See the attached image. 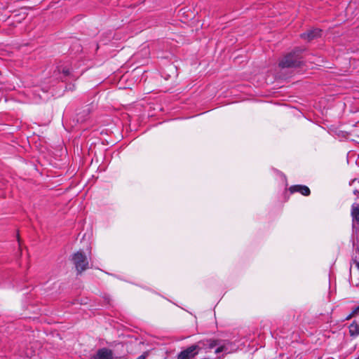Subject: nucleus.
<instances>
[{
    "label": "nucleus",
    "mask_w": 359,
    "mask_h": 359,
    "mask_svg": "<svg viewBox=\"0 0 359 359\" xmlns=\"http://www.w3.org/2000/svg\"><path fill=\"white\" fill-rule=\"evenodd\" d=\"M235 350L234 345L229 341L210 339L200 341L196 344L181 351L177 356V359H191L199 352L214 353L215 355L222 353V355L223 356L233 352Z\"/></svg>",
    "instance_id": "f257e3e1"
},
{
    "label": "nucleus",
    "mask_w": 359,
    "mask_h": 359,
    "mask_svg": "<svg viewBox=\"0 0 359 359\" xmlns=\"http://www.w3.org/2000/svg\"><path fill=\"white\" fill-rule=\"evenodd\" d=\"M302 49L297 48L293 51L287 54L279 62L281 68L297 67L301 65L300 56Z\"/></svg>",
    "instance_id": "f03ea898"
},
{
    "label": "nucleus",
    "mask_w": 359,
    "mask_h": 359,
    "mask_svg": "<svg viewBox=\"0 0 359 359\" xmlns=\"http://www.w3.org/2000/svg\"><path fill=\"white\" fill-rule=\"evenodd\" d=\"M302 49L297 48L293 51L287 54L279 62L281 68L297 67L301 65L300 56Z\"/></svg>",
    "instance_id": "7ed1b4c3"
},
{
    "label": "nucleus",
    "mask_w": 359,
    "mask_h": 359,
    "mask_svg": "<svg viewBox=\"0 0 359 359\" xmlns=\"http://www.w3.org/2000/svg\"><path fill=\"white\" fill-rule=\"evenodd\" d=\"M72 261L79 273H82L88 268V260L86 255L81 251H79L72 255Z\"/></svg>",
    "instance_id": "20e7f679"
},
{
    "label": "nucleus",
    "mask_w": 359,
    "mask_h": 359,
    "mask_svg": "<svg viewBox=\"0 0 359 359\" xmlns=\"http://www.w3.org/2000/svg\"><path fill=\"white\" fill-rule=\"evenodd\" d=\"M93 359H114L111 350L102 348L97 351V353L92 357Z\"/></svg>",
    "instance_id": "39448f33"
},
{
    "label": "nucleus",
    "mask_w": 359,
    "mask_h": 359,
    "mask_svg": "<svg viewBox=\"0 0 359 359\" xmlns=\"http://www.w3.org/2000/svg\"><path fill=\"white\" fill-rule=\"evenodd\" d=\"M321 30L317 28L312 29L301 34V38L308 41L320 36Z\"/></svg>",
    "instance_id": "423d86ee"
},
{
    "label": "nucleus",
    "mask_w": 359,
    "mask_h": 359,
    "mask_svg": "<svg viewBox=\"0 0 359 359\" xmlns=\"http://www.w3.org/2000/svg\"><path fill=\"white\" fill-rule=\"evenodd\" d=\"M290 191L292 194L294 192H299L303 196H309L311 193L308 187L304 185H294L290 188Z\"/></svg>",
    "instance_id": "0eeeda50"
},
{
    "label": "nucleus",
    "mask_w": 359,
    "mask_h": 359,
    "mask_svg": "<svg viewBox=\"0 0 359 359\" xmlns=\"http://www.w3.org/2000/svg\"><path fill=\"white\" fill-rule=\"evenodd\" d=\"M349 333L352 337H357L359 335V324L353 322L349 326Z\"/></svg>",
    "instance_id": "6e6552de"
},
{
    "label": "nucleus",
    "mask_w": 359,
    "mask_h": 359,
    "mask_svg": "<svg viewBox=\"0 0 359 359\" xmlns=\"http://www.w3.org/2000/svg\"><path fill=\"white\" fill-rule=\"evenodd\" d=\"M58 73L62 72V75L60 77L62 81H64L65 79L70 74V70L69 68L63 67L62 69L60 67H57Z\"/></svg>",
    "instance_id": "1a4fd4ad"
},
{
    "label": "nucleus",
    "mask_w": 359,
    "mask_h": 359,
    "mask_svg": "<svg viewBox=\"0 0 359 359\" xmlns=\"http://www.w3.org/2000/svg\"><path fill=\"white\" fill-rule=\"evenodd\" d=\"M359 311V305L358 306H356L353 311L351 313L353 316L355 315L356 313H358Z\"/></svg>",
    "instance_id": "9d476101"
},
{
    "label": "nucleus",
    "mask_w": 359,
    "mask_h": 359,
    "mask_svg": "<svg viewBox=\"0 0 359 359\" xmlns=\"http://www.w3.org/2000/svg\"><path fill=\"white\" fill-rule=\"evenodd\" d=\"M147 356V353H144L141 355H140L137 359H145Z\"/></svg>",
    "instance_id": "9b49d317"
},
{
    "label": "nucleus",
    "mask_w": 359,
    "mask_h": 359,
    "mask_svg": "<svg viewBox=\"0 0 359 359\" xmlns=\"http://www.w3.org/2000/svg\"><path fill=\"white\" fill-rule=\"evenodd\" d=\"M353 264H354L355 268L359 270V262L353 260Z\"/></svg>",
    "instance_id": "f8f14e48"
},
{
    "label": "nucleus",
    "mask_w": 359,
    "mask_h": 359,
    "mask_svg": "<svg viewBox=\"0 0 359 359\" xmlns=\"http://www.w3.org/2000/svg\"><path fill=\"white\" fill-rule=\"evenodd\" d=\"M353 316L351 313H350V314H349V315H348V316L346 317V319H347V320H349V319H351Z\"/></svg>",
    "instance_id": "ddd939ff"
},
{
    "label": "nucleus",
    "mask_w": 359,
    "mask_h": 359,
    "mask_svg": "<svg viewBox=\"0 0 359 359\" xmlns=\"http://www.w3.org/2000/svg\"><path fill=\"white\" fill-rule=\"evenodd\" d=\"M356 359H359V356Z\"/></svg>",
    "instance_id": "4468645a"
}]
</instances>
